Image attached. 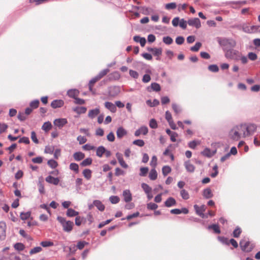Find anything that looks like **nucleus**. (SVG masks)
I'll return each mask as SVG.
<instances>
[{
  "label": "nucleus",
  "mask_w": 260,
  "mask_h": 260,
  "mask_svg": "<svg viewBox=\"0 0 260 260\" xmlns=\"http://www.w3.org/2000/svg\"><path fill=\"white\" fill-rule=\"evenodd\" d=\"M217 41L219 45L222 47L224 52L229 49L234 48L236 45V41L231 38L217 37Z\"/></svg>",
  "instance_id": "obj_1"
},
{
  "label": "nucleus",
  "mask_w": 260,
  "mask_h": 260,
  "mask_svg": "<svg viewBox=\"0 0 260 260\" xmlns=\"http://www.w3.org/2000/svg\"><path fill=\"white\" fill-rule=\"evenodd\" d=\"M57 220L62 226L63 230L68 233H70L73 230L74 222L70 220L67 221L66 219L61 216H57Z\"/></svg>",
  "instance_id": "obj_2"
},
{
  "label": "nucleus",
  "mask_w": 260,
  "mask_h": 260,
  "mask_svg": "<svg viewBox=\"0 0 260 260\" xmlns=\"http://www.w3.org/2000/svg\"><path fill=\"white\" fill-rule=\"evenodd\" d=\"M239 245L241 250L245 252H251L255 246L253 243H251L249 240H247L246 239H242Z\"/></svg>",
  "instance_id": "obj_3"
},
{
  "label": "nucleus",
  "mask_w": 260,
  "mask_h": 260,
  "mask_svg": "<svg viewBox=\"0 0 260 260\" xmlns=\"http://www.w3.org/2000/svg\"><path fill=\"white\" fill-rule=\"evenodd\" d=\"M240 54L239 51L232 48L225 52V56L226 58L237 61L240 60Z\"/></svg>",
  "instance_id": "obj_4"
},
{
  "label": "nucleus",
  "mask_w": 260,
  "mask_h": 260,
  "mask_svg": "<svg viewBox=\"0 0 260 260\" xmlns=\"http://www.w3.org/2000/svg\"><path fill=\"white\" fill-rule=\"evenodd\" d=\"M244 138L252 135L257 129V126L253 123L244 124Z\"/></svg>",
  "instance_id": "obj_5"
},
{
  "label": "nucleus",
  "mask_w": 260,
  "mask_h": 260,
  "mask_svg": "<svg viewBox=\"0 0 260 260\" xmlns=\"http://www.w3.org/2000/svg\"><path fill=\"white\" fill-rule=\"evenodd\" d=\"M108 95L111 97H115L118 95L120 91V87L118 86H112L108 88Z\"/></svg>",
  "instance_id": "obj_6"
},
{
  "label": "nucleus",
  "mask_w": 260,
  "mask_h": 260,
  "mask_svg": "<svg viewBox=\"0 0 260 260\" xmlns=\"http://www.w3.org/2000/svg\"><path fill=\"white\" fill-rule=\"evenodd\" d=\"M229 136L233 140L238 141L241 138V136L237 129V126H234L230 132Z\"/></svg>",
  "instance_id": "obj_7"
},
{
  "label": "nucleus",
  "mask_w": 260,
  "mask_h": 260,
  "mask_svg": "<svg viewBox=\"0 0 260 260\" xmlns=\"http://www.w3.org/2000/svg\"><path fill=\"white\" fill-rule=\"evenodd\" d=\"M194 209L196 213L202 218L208 217L207 215H205L203 212L205 211L206 207L205 205H202L201 207L198 206L197 205L193 206Z\"/></svg>",
  "instance_id": "obj_8"
},
{
  "label": "nucleus",
  "mask_w": 260,
  "mask_h": 260,
  "mask_svg": "<svg viewBox=\"0 0 260 260\" xmlns=\"http://www.w3.org/2000/svg\"><path fill=\"white\" fill-rule=\"evenodd\" d=\"M187 24L189 26H194L196 28H199L201 26L200 20L198 18H194L189 19Z\"/></svg>",
  "instance_id": "obj_9"
},
{
  "label": "nucleus",
  "mask_w": 260,
  "mask_h": 260,
  "mask_svg": "<svg viewBox=\"0 0 260 260\" xmlns=\"http://www.w3.org/2000/svg\"><path fill=\"white\" fill-rule=\"evenodd\" d=\"M6 224L4 221L0 222V239L3 240L6 238Z\"/></svg>",
  "instance_id": "obj_10"
},
{
  "label": "nucleus",
  "mask_w": 260,
  "mask_h": 260,
  "mask_svg": "<svg viewBox=\"0 0 260 260\" xmlns=\"http://www.w3.org/2000/svg\"><path fill=\"white\" fill-rule=\"evenodd\" d=\"M122 196L123 197V200L126 203L130 202L132 200V193L129 189L124 190Z\"/></svg>",
  "instance_id": "obj_11"
},
{
  "label": "nucleus",
  "mask_w": 260,
  "mask_h": 260,
  "mask_svg": "<svg viewBox=\"0 0 260 260\" xmlns=\"http://www.w3.org/2000/svg\"><path fill=\"white\" fill-rule=\"evenodd\" d=\"M53 123L55 126L61 128L68 123V121L66 118H58L56 119Z\"/></svg>",
  "instance_id": "obj_12"
},
{
  "label": "nucleus",
  "mask_w": 260,
  "mask_h": 260,
  "mask_svg": "<svg viewBox=\"0 0 260 260\" xmlns=\"http://www.w3.org/2000/svg\"><path fill=\"white\" fill-rule=\"evenodd\" d=\"M148 132V129L146 126H142L135 132V136L136 137L139 136L141 134L146 135Z\"/></svg>",
  "instance_id": "obj_13"
},
{
  "label": "nucleus",
  "mask_w": 260,
  "mask_h": 260,
  "mask_svg": "<svg viewBox=\"0 0 260 260\" xmlns=\"http://www.w3.org/2000/svg\"><path fill=\"white\" fill-rule=\"evenodd\" d=\"M116 156L117 158L120 166L123 167V168L126 169L128 168V165L126 164V162L124 161L123 156L121 153H120L119 152H117L116 153Z\"/></svg>",
  "instance_id": "obj_14"
},
{
  "label": "nucleus",
  "mask_w": 260,
  "mask_h": 260,
  "mask_svg": "<svg viewBox=\"0 0 260 260\" xmlns=\"http://www.w3.org/2000/svg\"><path fill=\"white\" fill-rule=\"evenodd\" d=\"M45 181L50 184H52L55 185L58 184L59 182V179L58 178H54L51 175H49L45 178Z\"/></svg>",
  "instance_id": "obj_15"
},
{
  "label": "nucleus",
  "mask_w": 260,
  "mask_h": 260,
  "mask_svg": "<svg viewBox=\"0 0 260 260\" xmlns=\"http://www.w3.org/2000/svg\"><path fill=\"white\" fill-rule=\"evenodd\" d=\"M64 102L62 100H53L51 103V106L54 109L60 108L63 106Z\"/></svg>",
  "instance_id": "obj_16"
},
{
  "label": "nucleus",
  "mask_w": 260,
  "mask_h": 260,
  "mask_svg": "<svg viewBox=\"0 0 260 260\" xmlns=\"http://www.w3.org/2000/svg\"><path fill=\"white\" fill-rule=\"evenodd\" d=\"M216 152V150H215L214 151H211L209 148H206L202 152L201 154L207 157H211L213 156Z\"/></svg>",
  "instance_id": "obj_17"
},
{
  "label": "nucleus",
  "mask_w": 260,
  "mask_h": 260,
  "mask_svg": "<svg viewBox=\"0 0 260 260\" xmlns=\"http://www.w3.org/2000/svg\"><path fill=\"white\" fill-rule=\"evenodd\" d=\"M177 202L175 199L173 197L168 198L164 203L165 206L167 207H171L175 206Z\"/></svg>",
  "instance_id": "obj_18"
},
{
  "label": "nucleus",
  "mask_w": 260,
  "mask_h": 260,
  "mask_svg": "<svg viewBox=\"0 0 260 260\" xmlns=\"http://www.w3.org/2000/svg\"><path fill=\"white\" fill-rule=\"evenodd\" d=\"M127 134V131L122 126L118 127L116 131L117 137L119 139H121Z\"/></svg>",
  "instance_id": "obj_19"
},
{
  "label": "nucleus",
  "mask_w": 260,
  "mask_h": 260,
  "mask_svg": "<svg viewBox=\"0 0 260 260\" xmlns=\"http://www.w3.org/2000/svg\"><path fill=\"white\" fill-rule=\"evenodd\" d=\"M79 93V90L76 89H71L67 91V95L74 99L78 96Z\"/></svg>",
  "instance_id": "obj_20"
},
{
  "label": "nucleus",
  "mask_w": 260,
  "mask_h": 260,
  "mask_svg": "<svg viewBox=\"0 0 260 260\" xmlns=\"http://www.w3.org/2000/svg\"><path fill=\"white\" fill-rule=\"evenodd\" d=\"M100 109L98 108H96L94 109H92L89 111L88 116L91 118L93 119L97 115L100 114Z\"/></svg>",
  "instance_id": "obj_21"
},
{
  "label": "nucleus",
  "mask_w": 260,
  "mask_h": 260,
  "mask_svg": "<svg viewBox=\"0 0 260 260\" xmlns=\"http://www.w3.org/2000/svg\"><path fill=\"white\" fill-rule=\"evenodd\" d=\"M105 106L112 113H115L117 111V108L115 105L111 102H106L105 103Z\"/></svg>",
  "instance_id": "obj_22"
},
{
  "label": "nucleus",
  "mask_w": 260,
  "mask_h": 260,
  "mask_svg": "<svg viewBox=\"0 0 260 260\" xmlns=\"http://www.w3.org/2000/svg\"><path fill=\"white\" fill-rule=\"evenodd\" d=\"M184 167L188 172L193 173L194 171L195 167L189 160L184 162Z\"/></svg>",
  "instance_id": "obj_23"
},
{
  "label": "nucleus",
  "mask_w": 260,
  "mask_h": 260,
  "mask_svg": "<svg viewBox=\"0 0 260 260\" xmlns=\"http://www.w3.org/2000/svg\"><path fill=\"white\" fill-rule=\"evenodd\" d=\"M167 134L170 136V139L172 142H175L176 141V138L178 137V134L176 132L171 131L170 129L168 128L166 131Z\"/></svg>",
  "instance_id": "obj_24"
},
{
  "label": "nucleus",
  "mask_w": 260,
  "mask_h": 260,
  "mask_svg": "<svg viewBox=\"0 0 260 260\" xmlns=\"http://www.w3.org/2000/svg\"><path fill=\"white\" fill-rule=\"evenodd\" d=\"M151 88L153 91L158 92L161 90V87L160 85L156 82H153L151 84L150 87H147V90L149 91H150L149 88Z\"/></svg>",
  "instance_id": "obj_25"
},
{
  "label": "nucleus",
  "mask_w": 260,
  "mask_h": 260,
  "mask_svg": "<svg viewBox=\"0 0 260 260\" xmlns=\"http://www.w3.org/2000/svg\"><path fill=\"white\" fill-rule=\"evenodd\" d=\"M93 205H94V206H95L100 211H104L105 206L100 200H94Z\"/></svg>",
  "instance_id": "obj_26"
},
{
  "label": "nucleus",
  "mask_w": 260,
  "mask_h": 260,
  "mask_svg": "<svg viewBox=\"0 0 260 260\" xmlns=\"http://www.w3.org/2000/svg\"><path fill=\"white\" fill-rule=\"evenodd\" d=\"M134 40L137 43H140L142 47H144L146 42V40L145 38L141 37L139 36H135L134 37Z\"/></svg>",
  "instance_id": "obj_27"
},
{
  "label": "nucleus",
  "mask_w": 260,
  "mask_h": 260,
  "mask_svg": "<svg viewBox=\"0 0 260 260\" xmlns=\"http://www.w3.org/2000/svg\"><path fill=\"white\" fill-rule=\"evenodd\" d=\"M73 157L76 161H80L85 157V154L82 152H76L74 153Z\"/></svg>",
  "instance_id": "obj_28"
},
{
  "label": "nucleus",
  "mask_w": 260,
  "mask_h": 260,
  "mask_svg": "<svg viewBox=\"0 0 260 260\" xmlns=\"http://www.w3.org/2000/svg\"><path fill=\"white\" fill-rule=\"evenodd\" d=\"M78 214L79 212L72 208H68L66 212L67 216L69 217L76 216Z\"/></svg>",
  "instance_id": "obj_29"
},
{
  "label": "nucleus",
  "mask_w": 260,
  "mask_h": 260,
  "mask_svg": "<svg viewBox=\"0 0 260 260\" xmlns=\"http://www.w3.org/2000/svg\"><path fill=\"white\" fill-rule=\"evenodd\" d=\"M203 196L205 199H210L213 197V193L210 188H207L203 190Z\"/></svg>",
  "instance_id": "obj_30"
},
{
  "label": "nucleus",
  "mask_w": 260,
  "mask_h": 260,
  "mask_svg": "<svg viewBox=\"0 0 260 260\" xmlns=\"http://www.w3.org/2000/svg\"><path fill=\"white\" fill-rule=\"evenodd\" d=\"M105 151H106V148L103 146H100L98 147L96 149V155L98 157H102V156L105 152Z\"/></svg>",
  "instance_id": "obj_31"
},
{
  "label": "nucleus",
  "mask_w": 260,
  "mask_h": 260,
  "mask_svg": "<svg viewBox=\"0 0 260 260\" xmlns=\"http://www.w3.org/2000/svg\"><path fill=\"white\" fill-rule=\"evenodd\" d=\"M82 174L83 176L89 180L91 178L92 171L89 169H85L83 170Z\"/></svg>",
  "instance_id": "obj_32"
},
{
  "label": "nucleus",
  "mask_w": 260,
  "mask_h": 260,
  "mask_svg": "<svg viewBox=\"0 0 260 260\" xmlns=\"http://www.w3.org/2000/svg\"><path fill=\"white\" fill-rule=\"evenodd\" d=\"M207 228L208 230L212 229L214 231V232L216 234H220L221 232L219 226L216 224L209 225Z\"/></svg>",
  "instance_id": "obj_33"
},
{
  "label": "nucleus",
  "mask_w": 260,
  "mask_h": 260,
  "mask_svg": "<svg viewBox=\"0 0 260 260\" xmlns=\"http://www.w3.org/2000/svg\"><path fill=\"white\" fill-rule=\"evenodd\" d=\"M157 177V173L156 170L154 168L150 170L149 178L151 180H155Z\"/></svg>",
  "instance_id": "obj_34"
},
{
  "label": "nucleus",
  "mask_w": 260,
  "mask_h": 260,
  "mask_svg": "<svg viewBox=\"0 0 260 260\" xmlns=\"http://www.w3.org/2000/svg\"><path fill=\"white\" fill-rule=\"evenodd\" d=\"M92 162V159L90 157H88L83 160L81 163L80 166L83 167L90 166Z\"/></svg>",
  "instance_id": "obj_35"
},
{
  "label": "nucleus",
  "mask_w": 260,
  "mask_h": 260,
  "mask_svg": "<svg viewBox=\"0 0 260 260\" xmlns=\"http://www.w3.org/2000/svg\"><path fill=\"white\" fill-rule=\"evenodd\" d=\"M162 52V49L161 48H155L152 53L154 56H157L156 58L157 60H159L160 58L158 56L161 55Z\"/></svg>",
  "instance_id": "obj_36"
},
{
  "label": "nucleus",
  "mask_w": 260,
  "mask_h": 260,
  "mask_svg": "<svg viewBox=\"0 0 260 260\" xmlns=\"http://www.w3.org/2000/svg\"><path fill=\"white\" fill-rule=\"evenodd\" d=\"M162 42L165 44L169 45L173 43V40L170 36H165L162 38Z\"/></svg>",
  "instance_id": "obj_37"
},
{
  "label": "nucleus",
  "mask_w": 260,
  "mask_h": 260,
  "mask_svg": "<svg viewBox=\"0 0 260 260\" xmlns=\"http://www.w3.org/2000/svg\"><path fill=\"white\" fill-rule=\"evenodd\" d=\"M109 79L111 80H118L119 79L120 75L118 72L115 71L109 75Z\"/></svg>",
  "instance_id": "obj_38"
},
{
  "label": "nucleus",
  "mask_w": 260,
  "mask_h": 260,
  "mask_svg": "<svg viewBox=\"0 0 260 260\" xmlns=\"http://www.w3.org/2000/svg\"><path fill=\"white\" fill-rule=\"evenodd\" d=\"M171 171V168L169 166H165L162 168V173L164 176H167Z\"/></svg>",
  "instance_id": "obj_39"
},
{
  "label": "nucleus",
  "mask_w": 260,
  "mask_h": 260,
  "mask_svg": "<svg viewBox=\"0 0 260 260\" xmlns=\"http://www.w3.org/2000/svg\"><path fill=\"white\" fill-rule=\"evenodd\" d=\"M69 168L71 170L74 171L76 173L79 172V166L76 163H71L69 166Z\"/></svg>",
  "instance_id": "obj_40"
},
{
  "label": "nucleus",
  "mask_w": 260,
  "mask_h": 260,
  "mask_svg": "<svg viewBox=\"0 0 260 260\" xmlns=\"http://www.w3.org/2000/svg\"><path fill=\"white\" fill-rule=\"evenodd\" d=\"M52 127L51 123L49 121L45 122L42 126V128L45 132L48 131Z\"/></svg>",
  "instance_id": "obj_41"
},
{
  "label": "nucleus",
  "mask_w": 260,
  "mask_h": 260,
  "mask_svg": "<svg viewBox=\"0 0 260 260\" xmlns=\"http://www.w3.org/2000/svg\"><path fill=\"white\" fill-rule=\"evenodd\" d=\"M146 103L148 105H149L151 107H155L159 105V102L158 100L154 99L153 102H151L150 100H147L146 101Z\"/></svg>",
  "instance_id": "obj_42"
},
{
  "label": "nucleus",
  "mask_w": 260,
  "mask_h": 260,
  "mask_svg": "<svg viewBox=\"0 0 260 260\" xmlns=\"http://www.w3.org/2000/svg\"><path fill=\"white\" fill-rule=\"evenodd\" d=\"M31 215V212L28 211L26 212H21L20 214V218L22 220H26L29 218Z\"/></svg>",
  "instance_id": "obj_43"
},
{
  "label": "nucleus",
  "mask_w": 260,
  "mask_h": 260,
  "mask_svg": "<svg viewBox=\"0 0 260 260\" xmlns=\"http://www.w3.org/2000/svg\"><path fill=\"white\" fill-rule=\"evenodd\" d=\"M177 7V4L176 3H170L166 4L165 9L168 10H174Z\"/></svg>",
  "instance_id": "obj_44"
},
{
  "label": "nucleus",
  "mask_w": 260,
  "mask_h": 260,
  "mask_svg": "<svg viewBox=\"0 0 260 260\" xmlns=\"http://www.w3.org/2000/svg\"><path fill=\"white\" fill-rule=\"evenodd\" d=\"M237 126V129L238 130V132L241 138H244V124H241Z\"/></svg>",
  "instance_id": "obj_45"
},
{
  "label": "nucleus",
  "mask_w": 260,
  "mask_h": 260,
  "mask_svg": "<svg viewBox=\"0 0 260 260\" xmlns=\"http://www.w3.org/2000/svg\"><path fill=\"white\" fill-rule=\"evenodd\" d=\"M242 233V230L239 226L236 228L233 233V236L235 238H238Z\"/></svg>",
  "instance_id": "obj_46"
},
{
  "label": "nucleus",
  "mask_w": 260,
  "mask_h": 260,
  "mask_svg": "<svg viewBox=\"0 0 260 260\" xmlns=\"http://www.w3.org/2000/svg\"><path fill=\"white\" fill-rule=\"evenodd\" d=\"M109 72V70L108 69H104L101 71L96 76L97 77V78L100 80L105 76Z\"/></svg>",
  "instance_id": "obj_47"
},
{
  "label": "nucleus",
  "mask_w": 260,
  "mask_h": 260,
  "mask_svg": "<svg viewBox=\"0 0 260 260\" xmlns=\"http://www.w3.org/2000/svg\"><path fill=\"white\" fill-rule=\"evenodd\" d=\"M180 196L184 200H187L189 198V195L188 192L184 189L181 190Z\"/></svg>",
  "instance_id": "obj_48"
},
{
  "label": "nucleus",
  "mask_w": 260,
  "mask_h": 260,
  "mask_svg": "<svg viewBox=\"0 0 260 260\" xmlns=\"http://www.w3.org/2000/svg\"><path fill=\"white\" fill-rule=\"evenodd\" d=\"M39 100H35L30 103L29 106L32 109H37L39 107Z\"/></svg>",
  "instance_id": "obj_49"
},
{
  "label": "nucleus",
  "mask_w": 260,
  "mask_h": 260,
  "mask_svg": "<svg viewBox=\"0 0 260 260\" xmlns=\"http://www.w3.org/2000/svg\"><path fill=\"white\" fill-rule=\"evenodd\" d=\"M141 187L145 193H150L151 191L152 188L146 183H142Z\"/></svg>",
  "instance_id": "obj_50"
},
{
  "label": "nucleus",
  "mask_w": 260,
  "mask_h": 260,
  "mask_svg": "<svg viewBox=\"0 0 260 260\" xmlns=\"http://www.w3.org/2000/svg\"><path fill=\"white\" fill-rule=\"evenodd\" d=\"M110 202L113 204H117L120 201V199L118 196H112L109 198Z\"/></svg>",
  "instance_id": "obj_51"
},
{
  "label": "nucleus",
  "mask_w": 260,
  "mask_h": 260,
  "mask_svg": "<svg viewBox=\"0 0 260 260\" xmlns=\"http://www.w3.org/2000/svg\"><path fill=\"white\" fill-rule=\"evenodd\" d=\"M14 248L18 251H22L24 250L25 246L21 243H16L14 245Z\"/></svg>",
  "instance_id": "obj_52"
},
{
  "label": "nucleus",
  "mask_w": 260,
  "mask_h": 260,
  "mask_svg": "<svg viewBox=\"0 0 260 260\" xmlns=\"http://www.w3.org/2000/svg\"><path fill=\"white\" fill-rule=\"evenodd\" d=\"M208 70L213 73H216L219 71V68L216 64H211L208 66Z\"/></svg>",
  "instance_id": "obj_53"
},
{
  "label": "nucleus",
  "mask_w": 260,
  "mask_h": 260,
  "mask_svg": "<svg viewBox=\"0 0 260 260\" xmlns=\"http://www.w3.org/2000/svg\"><path fill=\"white\" fill-rule=\"evenodd\" d=\"M47 164L52 169H55L58 165L57 161L52 159L49 160Z\"/></svg>",
  "instance_id": "obj_54"
},
{
  "label": "nucleus",
  "mask_w": 260,
  "mask_h": 260,
  "mask_svg": "<svg viewBox=\"0 0 260 260\" xmlns=\"http://www.w3.org/2000/svg\"><path fill=\"white\" fill-rule=\"evenodd\" d=\"M87 109L85 107H77L74 109V111L78 114H83L86 112Z\"/></svg>",
  "instance_id": "obj_55"
},
{
  "label": "nucleus",
  "mask_w": 260,
  "mask_h": 260,
  "mask_svg": "<svg viewBox=\"0 0 260 260\" xmlns=\"http://www.w3.org/2000/svg\"><path fill=\"white\" fill-rule=\"evenodd\" d=\"M202 46L201 43L197 42L195 45L190 48V50L193 52L198 51Z\"/></svg>",
  "instance_id": "obj_56"
},
{
  "label": "nucleus",
  "mask_w": 260,
  "mask_h": 260,
  "mask_svg": "<svg viewBox=\"0 0 260 260\" xmlns=\"http://www.w3.org/2000/svg\"><path fill=\"white\" fill-rule=\"evenodd\" d=\"M218 240L221 242L222 244L229 245L230 244V241L227 238L224 237H218Z\"/></svg>",
  "instance_id": "obj_57"
},
{
  "label": "nucleus",
  "mask_w": 260,
  "mask_h": 260,
  "mask_svg": "<svg viewBox=\"0 0 260 260\" xmlns=\"http://www.w3.org/2000/svg\"><path fill=\"white\" fill-rule=\"evenodd\" d=\"M88 243L84 241H79L76 246L77 248L80 250L82 249L86 245H87Z\"/></svg>",
  "instance_id": "obj_58"
},
{
  "label": "nucleus",
  "mask_w": 260,
  "mask_h": 260,
  "mask_svg": "<svg viewBox=\"0 0 260 260\" xmlns=\"http://www.w3.org/2000/svg\"><path fill=\"white\" fill-rule=\"evenodd\" d=\"M42 250V248L40 246L36 247L30 250L29 251L30 254H34L38 252H41Z\"/></svg>",
  "instance_id": "obj_59"
},
{
  "label": "nucleus",
  "mask_w": 260,
  "mask_h": 260,
  "mask_svg": "<svg viewBox=\"0 0 260 260\" xmlns=\"http://www.w3.org/2000/svg\"><path fill=\"white\" fill-rule=\"evenodd\" d=\"M172 108L174 110V111L176 114H179L181 111V109L180 106L177 105L176 103H173L172 104Z\"/></svg>",
  "instance_id": "obj_60"
},
{
  "label": "nucleus",
  "mask_w": 260,
  "mask_h": 260,
  "mask_svg": "<svg viewBox=\"0 0 260 260\" xmlns=\"http://www.w3.org/2000/svg\"><path fill=\"white\" fill-rule=\"evenodd\" d=\"M84 220V218L83 217L77 216L75 218V224L77 226H80Z\"/></svg>",
  "instance_id": "obj_61"
},
{
  "label": "nucleus",
  "mask_w": 260,
  "mask_h": 260,
  "mask_svg": "<svg viewBox=\"0 0 260 260\" xmlns=\"http://www.w3.org/2000/svg\"><path fill=\"white\" fill-rule=\"evenodd\" d=\"M148 168L147 167H142L140 168V176H145L148 172Z\"/></svg>",
  "instance_id": "obj_62"
},
{
  "label": "nucleus",
  "mask_w": 260,
  "mask_h": 260,
  "mask_svg": "<svg viewBox=\"0 0 260 260\" xmlns=\"http://www.w3.org/2000/svg\"><path fill=\"white\" fill-rule=\"evenodd\" d=\"M149 126L151 128H156L157 127V123L155 119H151L149 121Z\"/></svg>",
  "instance_id": "obj_63"
},
{
  "label": "nucleus",
  "mask_w": 260,
  "mask_h": 260,
  "mask_svg": "<svg viewBox=\"0 0 260 260\" xmlns=\"http://www.w3.org/2000/svg\"><path fill=\"white\" fill-rule=\"evenodd\" d=\"M147 208L149 210H155L158 208V205L154 203H149L147 204Z\"/></svg>",
  "instance_id": "obj_64"
}]
</instances>
